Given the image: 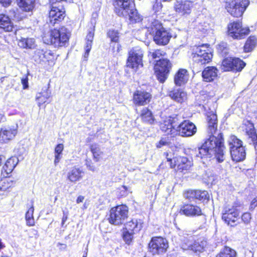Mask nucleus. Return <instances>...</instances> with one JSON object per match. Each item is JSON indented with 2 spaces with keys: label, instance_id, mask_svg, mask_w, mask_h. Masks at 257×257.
Masks as SVG:
<instances>
[{
  "label": "nucleus",
  "instance_id": "obj_17",
  "mask_svg": "<svg viewBox=\"0 0 257 257\" xmlns=\"http://www.w3.org/2000/svg\"><path fill=\"white\" fill-rule=\"evenodd\" d=\"M206 241H195L193 242L187 238H184L181 244V247L184 250H190L195 252H201L204 250L206 246Z\"/></svg>",
  "mask_w": 257,
  "mask_h": 257
},
{
  "label": "nucleus",
  "instance_id": "obj_6",
  "mask_svg": "<svg viewBox=\"0 0 257 257\" xmlns=\"http://www.w3.org/2000/svg\"><path fill=\"white\" fill-rule=\"evenodd\" d=\"M249 4L248 0H226L225 9L234 17L242 16Z\"/></svg>",
  "mask_w": 257,
  "mask_h": 257
},
{
  "label": "nucleus",
  "instance_id": "obj_44",
  "mask_svg": "<svg viewBox=\"0 0 257 257\" xmlns=\"http://www.w3.org/2000/svg\"><path fill=\"white\" fill-rule=\"evenodd\" d=\"M134 232L123 230V238L126 243L129 244L133 238Z\"/></svg>",
  "mask_w": 257,
  "mask_h": 257
},
{
  "label": "nucleus",
  "instance_id": "obj_29",
  "mask_svg": "<svg viewBox=\"0 0 257 257\" xmlns=\"http://www.w3.org/2000/svg\"><path fill=\"white\" fill-rule=\"evenodd\" d=\"M13 28V23L9 17L5 14H0V29L6 32H11Z\"/></svg>",
  "mask_w": 257,
  "mask_h": 257
},
{
  "label": "nucleus",
  "instance_id": "obj_59",
  "mask_svg": "<svg viewBox=\"0 0 257 257\" xmlns=\"http://www.w3.org/2000/svg\"><path fill=\"white\" fill-rule=\"evenodd\" d=\"M167 144V141L164 140H161L160 141L159 143L157 145V147L158 148H161L163 146H165Z\"/></svg>",
  "mask_w": 257,
  "mask_h": 257
},
{
  "label": "nucleus",
  "instance_id": "obj_38",
  "mask_svg": "<svg viewBox=\"0 0 257 257\" xmlns=\"http://www.w3.org/2000/svg\"><path fill=\"white\" fill-rule=\"evenodd\" d=\"M257 39L255 36L249 37L244 46V51L246 52L251 51L255 47Z\"/></svg>",
  "mask_w": 257,
  "mask_h": 257
},
{
  "label": "nucleus",
  "instance_id": "obj_32",
  "mask_svg": "<svg viewBox=\"0 0 257 257\" xmlns=\"http://www.w3.org/2000/svg\"><path fill=\"white\" fill-rule=\"evenodd\" d=\"M19 162L18 158L14 157L9 159L3 167L2 173H6L7 175L10 174L16 167Z\"/></svg>",
  "mask_w": 257,
  "mask_h": 257
},
{
  "label": "nucleus",
  "instance_id": "obj_33",
  "mask_svg": "<svg viewBox=\"0 0 257 257\" xmlns=\"http://www.w3.org/2000/svg\"><path fill=\"white\" fill-rule=\"evenodd\" d=\"M172 67V64L167 59H162L157 60L155 65V71H163L169 72Z\"/></svg>",
  "mask_w": 257,
  "mask_h": 257
},
{
  "label": "nucleus",
  "instance_id": "obj_25",
  "mask_svg": "<svg viewBox=\"0 0 257 257\" xmlns=\"http://www.w3.org/2000/svg\"><path fill=\"white\" fill-rule=\"evenodd\" d=\"M218 70L213 66L206 67L202 72V77L204 81L210 82L217 76Z\"/></svg>",
  "mask_w": 257,
  "mask_h": 257
},
{
  "label": "nucleus",
  "instance_id": "obj_21",
  "mask_svg": "<svg viewBox=\"0 0 257 257\" xmlns=\"http://www.w3.org/2000/svg\"><path fill=\"white\" fill-rule=\"evenodd\" d=\"M180 212L189 217L200 216L203 214L200 207L191 204L183 205L181 208Z\"/></svg>",
  "mask_w": 257,
  "mask_h": 257
},
{
  "label": "nucleus",
  "instance_id": "obj_8",
  "mask_svg": "<svg viewBox=\"0 0 257 257\" xmlns=\"http://www.w3.org/2000/svg\"><path fill=\"white\" fill-rule=\"evenodd\" d=\"M143 50L139 47H135L131 49L128 53V57L126 63L127 67L137 71L138 69L143 66Z\"/></svg>",
  "mask_w": 257,
  "mask_h": 257
},
{
  "label": "nucleus",
  "instance_id": "obj_16",
  "mask_svg": "<svg viewBox=\"0 0 257 257\" xmlns=\"http://www.w3.org/2000/svg\"><path fill=\"white\" fill-rule=\"evenodd\" d=\"M18 133V126L3 125L0 129V142L6 143L15 138Z\"/></svg>",
  "mask_w": 257,
  "mask_h": 257
},
{
  "label": "nucleus",
  "instance_id": "obj_47",
  "mask_svg": "<svg viewBox=\"0 0 257 257\" xmlns=\"http://www.w3.org/2000/svg\"><path fill=\"white\" fill-rule=\"evenodd\" d=\"M108 35L110 38L111 41L114 42H117L119 39V34L117 31L109 30L108 32Z\"/></svg>",
  "mask_w": 257,
  "mask_h": 257
},
{
  "label": "nucleus",
  "instance_id": "obj_5",
  "mask_svg": "<svg viewBox=\"0 0 257 257\" xmlns=\"http://www.w3.org/2000/svg\"><path fill=\"white\" fill-rule=\"evenodd\" d=\"M128 209L124 205H118L112 208L109 212V222L112 224H122L128 217Z\"/></svg>",
  "mask_w": 257,
  "mask_h": 257
},
{
  "label": "nucleus",
  "instance_id": "obj_13",
  "mask_svg": "<svg viewBox=\"0 0 257 257\" xmlns=\"http://www.w3.org/2000/svg\"><path fill=\"white\" fill-rule=\"evenodd\" d=\"M244 66L245 63L240 59L229 57L225 58L222 61L221 68L223 71H241Z\"/></svg>",
  "mask_w": 257,
  "mask_h": 257
},
{
  "label": "nucleus",
  "instance_id": "obj_48",
  "mask_svg": "<svg viewBox=\"0 0 257 257\" xmlns=\"http://www.w3.org/2000/svg\"><path fill=\"white\" fill-rule=\"evenodd\" d=\"M217 50L222 56L228 53V50L226 48V44L225 43H222L219 44L217 46Z\"/></svg>",
  "mask_w": 257,
  "mask_h": 257
},
{
  "label": "nucleus",
  "instance_id": "obj_2",
  "mask_svg": "<svg viewBox=\"0 0 257 257\" xmlns=\"http://www.w3.org/2000/svg\"><path fill=\"white\" fill-rule=\"evenodd\" d=\"M144 27L153 35L154 41L158 45H167L172 37L169 31L164 28L162 24L155 19L150 24L146 25Z\"/></svg>",
  "mask_w": 257,
  "mask_h": 257
},
{
  "label": "nucleus",
  "instance_id": "obj_20",
  "mask_svg": "<svg viewBox=\"0 0 257 257\" xmlns=\"http://www.w3.org/2000/svg\"><path fill=\"white\" fill-rule=\"evenodd\" d=\"M52 57L50 51H45L42 49H37L34 51L32 58L36 63L43 64L46 61L51 60Z\"/></svg>",
  "mask_w": 257,
  "mask_h": 257
},
{
  "label": "nucleus",
  "instance_id": "obj_27",
  "mask_svg": "<svg viewBox=\"0 0 257 257\" xmlns=\"http://www.w3.org/2000/svg\"><path fill=\"white\" fill-rule=\"evenodd\" d=\"M177 120H178V117L176 116L172 119H170L168 121H165L161 125L162 131L168 134H172V131L176 130Z\"/></svg>",
  "mask_w": 257,
  "mask_h": 257
},
{
  "label": "nucleus",
  "instance_id": "obj_46",
  "mask_svg": "<svg viewBox=\"0 0 257 257\" xmlns=\"http://www.w3.org/2000/svg\"><path fill=\"white\" fill-rule=\"evenodd\" d=\"M195 195H196V190H189L184 193V198L190 200H195Z\"/></svg>",
  "mask_w": 257,
  "mask_h": 257
},
{
  "label": "nucleus",
  "instance_id": "obj_49",
  "mask_svg": "<svg viewBox=\"0 0 257 257\" xmlns=\"http://www.w3.org/2000/svg\"><path fill=\"white\" fill-rule=\"evenodd\" d=\"M10 187L11 185L8 180H4L0 183V190L2 191H6Z\"/></svg>",
  "mask_w": 257,
  "mask_h": 257
},
{
  "label": "nucleus",
  "instance_id": "obj_24",
  "mask_svg": "<svg viewBox=\"0 0 257 257\" xmlns=\"http://www.w3.org/2000/svg\"><path fill=\"white\" fill-rule=\"evenodd\" d=\"M143 222L141 220L133 219L124 225L123 230L135 232L140 231L143 227Z\"/></svg>",
  "mask_w": 257,
  "mask_h": 257
},
{
  "label": "nucleus",
  "instance_id": "obj_35",
  "mask_svg": "<svg viewBox=\"0 0 257 257\" xmlns=\"http://www.w3.org/2000/svg\"><path fill=\"white\" fill-rule=\"evenodd\" d=\"M36 0H17L18 5L20 9L25 12L32 11L34 7Z\"/></svg>",
  "mask_w": 257,
  "mask_h": 257
},
{
  "label": "nucleus",
  "instance_id": "obj_9",
  "mask_svg": "<svg viewBox=\"0 0 257 257\" xmlns=\"http://www.w3.org/2000/svg\"><path fill=\"white\" fill-rule=\"evenodd\" d=\"M167 240L162 237H153L149 243V251L153 255H159L165 253L168 248Z\"/></svg>",
  "mask_w": 257,
  "mask_h": 257
},
{
  "label": "nucleus",
  "instance_id": "obj_63",
  "mask_svg": "<svg viewBox=\"0 0 257 257\" xmlns=\"http://www.w3.org/2000/svg\"><path fill=\"white\" fill-rule=\"evenodd\" d=\"M84 199V197L81 195L79 196L76 199V203H80L82 202Z\"/></svg>",
  "mask_w": 257,
  "mask_h": 257
},
{
  "label": "nucleus",
  "instance_id": "obj_61",
  "mask_svg": "<svg viewBox=\"0 0 257 257\" xmlns=\"http://www.w3.org/2000/svg\"><path fill=\"white\" fill-rule=\"evenodd\" d=\"M60 159V155H55L54 164L55 165H57V164L59 162Z\"/></svg>",
  "mask_w": 257,
  "mask_h": 257
},
{
  "label": "nucleus",
  "instance_id": "obj_55",
  "mask_svg": "<svg viewBox=\"0 0 257 257\" xmlns=\"http://www.w3.org/2000/svg\"><path fill=\"white\" fill-rule=\"evenodd\" d=\"M21 82L24 89H27L28 88V79L27 77L23 78L21 80Z\"/></svg>",
  "mask_w": 257,
  "mask_h": 257
},
{
  "label": "nucleus",
  "instance_id": "obj_57",
  "mask_svg": "<svg viewBox=\"0 0 257 257\" xmlns=\"http://www.w3.org/2000/svg\"><path fill=\"white\" fill-rule=\"evenodd\" d=\"M87 168L88 170L91 171H95L96 170V168L94 165H92L90 162H87L86 163Z\"/></svg>",
  "mask_w": 257,
  "mask_h": 257
},
{
  "label": "nucleus",
  "instance_id": "obj_37",
  "mask_svg": "<svg viewBox=\"0 0 257 257\" xmlns=\"http://www.w3.org/2000/svg\"><path fill=\"white\" fill-rule=\"evenodd\" d=\"M90 149L93 154L94 160L95 162H98L103 155V152L99 145L96 144H92L90 146Z\"/></svg>",
  "mask_w": 257,
  "mask_h": 257
},
{
  "label": "nucleus",
  "instance_id": "obj_64",
  "mask_svg": "<svg viewBox=\"0 0 257 257\" xmlns=\"http://www.w3.org/2000/svg\"><path fill=\"white\" fill-rule=\"evenodd\" d=\"M6 119L5 115L3 113H0V122H4Z\"/></svg>",
  "mask_w": 257,
  "mask_h": 257
},
{
  "label": "nucleus",
  "instance_id": "obj_40",
  "mask_svg": "<svg viewBox=\"0 0 257 257\" xmlns=\"http://www.w3.org/2000/svg\"><path fill=\"white\" fill-rule=\"evenodd\" d=\"M166 53L161 50V49H156V50H152V51L149 52L148 54V56L150 58H152L153 60H155V61L157 62V59L159 60L162 59L161 57L165 56Z\"/></svg>",
  "mask_w": 257,
  "mask_h": 257
},
{
  "label": "nucleus",
  "instance_id": "obj_15",
  "mask_svg": "<svg viewBox=\"0 0 257 257\" xmlns=\"http://www.w3.org/2000/svg\"><path fill=\"white\" fill-rule=\"evenodd\" d=\"M193 7V3L187 0H177L174 4V10L179 16L189 15Z\"/></svg>",
  "mask_w": 257,
  "mask_h": 257
},
{
  "label": "nucleus",
  "instance_id": "obj_28",
  "mask_svg": "<svg viewBox=\"0 0 257 257\" xmlns=\"http://www.w3.org/2000/svg\"><path fill=\"white\" fill-rule=\"evenodd\" d=\"M244 124L246 125V133L247 134L250 143L253 145L257 143V135L254 131L253 124L249 121H245Z\"/></svg>",
  "mask_w": 257,
  "mask_h": 257
},
{
  "label": "nucleus",
  "instance_id": "obj_39",
  "mask_svg": "<svg viewBox=\"0 0 257 257\" xmlns=\"http://www.w3.org/2000/svg\"><path fill=\"white\" fill-rule=\"evenodd\" d=\"M216 257H236V252L229 247L225 246Z\"/></svg>",
  "mask_w": 257,
  "mask_h": 257
},
{
  "label": "nucleus",
  "instance_id": "obj_4",
  "mask_svg": "<svg viewBox=\"0 0 257 257\" xmlns=\"http://www.w3.org/2000/svg\"><path fill=\"white\" fill-rule=\"evenodd\" d=\"M231 158L236 162L243 161L245 158V151L242 142L235 136H231L228 140Z\"/></svg>",
  "mask_w": 257,
  "mask_h": 257
},
{
  "label": "nucleus",
  "instance_id": "obj_54",
  "mask_svg": "<svg viewBox=\"0 0 257 257\" xmlns=\"http://www.w3.org/2000/svg\"><path fill=\"white\" fill-rule=\"evenodd\" d=\"M94 36V29L90 31L86 36V41L92 42Z\"/></svg>",
  "mask_w": 257,
  "mask_h": 257
},
{
  "label": "nucleus",
  "instance_id": "obj_60",
  "mask_svg": "<svg viewBox=\"0 0 257 257\" xmlns=\"http://www.w3.org/2000/svg\"><path fill=\"white\" fill-rule=\"evenodd\" d=\"M92 43V42H87L86 41L85 50H86L87 52H90V51L91 49Z\"/></svg>",
  "mask_w": 257,
  "mask_h": 257
},
{
  "label": "nucleus",
  "instance_id": "obj_51",
  "mask_svg": "<svg viewBox=\"0 0 257 257\" xmlns=\"http://www.w3.org/2000/svg\"><path fill=\"white\" fill-rule=\"evenodd\" d=\"M162 8V4L161 2L156 1L153 6V9L155 13L159 12Z\"/></svg>",
  "mask_w": 257,
  "mask_h": 257
},
{
  "label": "nucleus",
  "instance_id": "obj_14",
  "mask_svg": "<svg viewBox=\"0 0 257 257\" xmlns=\"http://www.w3.org/2000/svg\"><path fill=\"white\" fill-rule=\"evenodd\" d=\"M176 131L182 137H191L193 136L197 131L196 126L189 120H184L179 125L176 124Z\"/></svg>",
  "mask_w": 257,
  "mask_h": 257
},
{
  "label": "nucleus",
  "instance_id": "obj_30",
  "mask_svg": "<svg viewBox=\"0 0 257 257\" xmlns=\"http://www.w3.org/2000/svg\"><path fill=\"white\" fill-rule=\"evenodd\" d=\"M188 80V74L186 69H181L175 76L174 81L178 86H181L185 84Z\"/></svg>",
  "mask_w": 257,
  "mask_h": 257
},
{
  "label": "nucleus",
  "instance_id": "obj_45",
  "mask_svg": "<svg viewBox=\"0 0 257 257\" xmlns=\"http://www.w3.org/2000/svg\"><path fill=\"white\" fill-rule=\"evenodd\" d=\"M158 79L161 83L165 81L167 78L168 74L169 72H165L163 71H156Z\"/></svg>",
  "mask_w": 257,
  "mask_h": 257
},
{
  "label": "nucleus",
  "instance_id": "obj_56",
  "mask_svg": "<svg viewBox=\"0 0 257 257\" xmlns=\"http://www.w3.org/2000/svg\"><path fill=\"white\" fill-rule=\"evenodd\" d=\"M65 1L66 0H50V3L51 5H62V3Z\"/></svg>",
  "mask_w": 257,
  "mask_h": 257
},
{
  "label": "nucleus",
  "instance_id": "obj_1",
  "mask_svg": "<svg viewBox=\"0 0 257 257\" xmlns=\"http://www.w3.org/2000/svg\"><path fill=\"white\" fill-rule=\"evenodd\" d=\"M207 133L209 135L202 146L198 148V153L196 154L197 157L203 158L204 157L210 158L214 155L218 162H222L224 160V140L222 134L220 133L217 137L214 135L217 131V118L216 113L212 111L207 113Z\"/></svg>",
  "mask_w": 257,
  "mask_h": 257
},
{
  "label": "nucleus",
  "instance_id": "obj_52",
  "mask_svg": "<svg viewBox=\"0 0 257 257\" xmlns=\"http://www.w3.org/2000/svg\"><path fill=\"white\" fill-rule=\"evenodd\" d=\"M208 28H209L208 24L206 23H204L203 25L200 24L198 26V30L199 31H200L201 32H202L203 33H205L208 30Z\"/></svg>",
  "mask_w": 257,
  "mask_h": 257
},
{
  "label": "nucleus",
  "instance_id": "obj_53",
  "mask_svg": "<svg viewBox=\"0 0 257 257\" xmlns=\"http://www.w3.org/2000/svg\"><path fill=\"white\" fill-rule=\"evenodd\" d=\"M63 145L60 144L57 145L55 149V154L56 155H61L63 150Z\"/></svg>",
  "mask_w": 257,
  "mask_h": 257
},
{
  "label": "nucleus",
  "instance_id": "obj_31",
  "mask_svg": "<svg viewBox=\"0 0 257 257\" xmlns=\"http://www.w3.org/2000/svg\"><path fill=\"white\" fill-rule=\"evenodd\" d=\"M177 162L178 170L181 172L189 170L193 165L192 161L184 157H179L178 158Z\"/></svg>",
  "mask_w": 257,
  "mask_h": 257
},
{
  "label": "nucleus",
  "instance_id": "obj_62",
  "mask_svg": "<svg viewBox=\"0 0 257 257\" xmlns=\"http://www.w3.org/2000/svg\"><path fill=\"white\" fill-rule=\"evenodd\" d=\"M251 206V207H255L257 206V196L252 200Z\"/></svg>",
  "mask_w": 257,
  "mask_h": 257
},
{
  "label": "nucleus",
  "instance_id": "obj_43",
  "mask_svg": "<svg viewBox=\"0 0 257 257\" xmlns=\"http://www.w3.org/2000/svg\"><path fill=\"white\" fill-rule=\"evenodd\" d=\"M196 195L195 199L200 201L208 200L209 198V195L206 191L196 190Z\"/></svg>",
  "mask_w": 257,
  "mask_h": 257
},
{
  "label": "nucleus",
  "instance_id": "obj_19",
  "mask_svg": "<svg viewBox=\"0 0 257 257\" xmlns=\"http://www.w3.org/2000/svg\"><path fill=\"white\" fill-rule=\"evenodd\" d=\"M151 99L152 95L145 91L137 90L134 93V103L138 106H143L148 104Z\"/></svg>",
  "mask_w": 257,
  "mask_h": 257
},
{
  "label": "nucleus",
  "instance_id": "obj_42",
  "mask_svg": "<svg viewBox=\"0 0 257 257\" xmlns=\"http://www.w3.org/2000/svg\"><path fill=\"white\" fill-rule=\"evenodd\" d=\"M19 45L24 48H32L35 45V40L32 38H23Z\"/></svg>",
  "mask_w": 257,
  "mask_h": 257
},
{
  "label": "nucleus",
  "instance_id": "obj_3",
  "mask_svg": "<svg viewBox=\"0 0 257 257\" xmlns=\"http://www.w3.org/2000/svg\"><path fill=\"white\" fill-rule=\"evenodd\" d=\"M70 33L68 29L62 27L59 29H54L43 37L44 42L47 44H52L55 47L65 46L69 39Z\"/></svg>",
  "mask_w": 257,
  "mask_h": 257
},
{
  "label": "nucleus",
  "instance_id": "obj_12",
  "mask_svg": "<svg viewBox=\"0 0 257 257\" xmlns=\"http://www.w3.org/2000/svg\"><path fill=\"white\" fill-rule=\"evenodd\" d=\"M113 5L115 13L119 17L127 16L135 6L133 0H115Z\"/></svg>",
  "mask_w": 257,
  "mask_h": 257
},
{
  "label": "nucleus",
  "instance_id": "obj_58",
  "mask_svg": "<svg viewBox=\"0 0 257 257\" xmlns=\"http://www.w3.org/2000/svg\"><path fill=\"white\" fill-rule=\"evenodd\" d=\"M12 0H0V3L5 7H7L11 5Z\"/></svg>",
  "mask_w": 257,
  "mask_h": 257
},
{
  "label": "nucleus",
  "instance_id": "obj_10",
  "mask_svg": "<svg viewBox=\"0 0 257 257\" xmlns=\"http://www.w3.org/2000/svg\"><path fill=\"white\" fill-rule=\"evenodd\" d=\"M239 212L236 206L228 205L222 211V218L228 225L234 226L238 223Z\"/></svg>",
  "mask_w": 257,
  "mask_h": 257
},
{
  "label": "nucleus",
  "instance_id": "obj_18",
  "mask_svg": "<svg viewBox=\"0 0 257 257\" xmlns=\"http://www.w3.org/2000/svg\"><path fill=\"white\" fill-rule=\"evenodd\" d=\"M65 9L63 5H51L49 12V22L54 25L61 21L65 17Z\"/></svg>",
  "mask_w": 257,
  "mask_h": 257
},
{
  "label": "nucleus",
  "instance_id": "obj_36",
  "mask_svg": "<svg viewBox=\"0 0 257 257\" xmlns=\"http://www.w3.org/2000/svg\"><path fill=\"white\" fill-rule=\"evenodd\" d=\"M140 116L142 120L144 122L152 124L154 121L152 113L148 108H143L141 110Z\"/></svg>",
  "mask_w": 257,
  "mask_h": 257
},
{
  "label": "nucleus",
  "instance_id": "obj_50",
  "mask_svg": "<svg viewBox=\"0 0 257 257\" xmlns=\"http://www.w3.org/2000/svg\"><path fill=\"white\" fill-rule=\"evenodd\" d=\"M250 219L251 215L248 212L243 213L241 216V219L245 223H248L249 222Z\"/></svg>",
  "mask_w": 257,
  "mask_h": 257
},
{
  "label": "nucleus",
  "instance_id": "obj_41",
  "mask_svg": "<svg viewBox=\"0 0 257 257\" xmlns=\"http://www.w3.org/2000/svg\"><path fill=\"white\" fill-rule=\"evenodd\" d=\"M34 208L32 205L27 211L26 213L25 218L27 222V225L29 226H34L35 221L33 217Z\"/></svg>",
  "mask_w": 257,
  "mask_h": 257
},
{
  "label": "nucleus",
  "instance_id": "obj_22",
  "mask_svg": "<svg viewBox=\"0 0 257 257\" xmlns=\"http://www.w3.org/2000/svg\"><path fill=\"white\" fill-rule=\"evenodd\" d=\"M133 10H130L128 12V15L126 16H124L125 18H128L130 22L131 23L135 24L139 23L141 21H143V23H146L148 22L147 25H148L151 23V21L154 20L153 17L145 18L144 19H142V17L138 14L136 9L135 8V6L134 7Z\"/></svg>",
  "mask_w": 257,
  "mask_h": 257
},
{
  "label": "nucleus",
  "instance_id": "obj_11",
  "mask_svg": "<svg viewBox=\"0 0 257 257\" xmlns=\"http://www.w3.org/2000/svg\"><path fill=\"white\" fill-rule=\"evenodd\" d=\"M228 35L234 39H241L249 32L248 28H242L239 21L234 22L228 26Z\"/></svg>",
  "mask_w": 257,
  "mask_h": 257
},
{
  "label": "nucleus",
  "instance_id": "obj_7",
  "mask_svg": "<svg viewBox=\"0 0 257 257\" xmlns=\"http://www.w3.org/2000/svg\"><path fill=\"white\" fill-rule=\"evenodd\" d=\"M206 45L196 47L192 53L193 62L198 65H203L209 63L212 57V54L209 52Z\"/></svg>",
  "mask_w": 257,
  "mask_h": 257
},
{
  "label": "nucleus",
  "instance_id": "obj_23",
  "mask_svg": "<svg viewBox=\"0 0 257 257\" xmlns=\"http://www.w3.org/2000/svg\"><path fill=\"white\" fill-rule=\"evenodd\" d=\"M83 175L82 170L74 167L70 169L67 173V178L71 183H75L82 179Z\"/></svg>",
  "mask_w": 257,
  "mask_h": 257
},
{
  "label": "nucleus",
  "instance_id": "obj_34",
  "mask_svg": "<svg viewBox=\"0 0 257 257\" xmlns=\"http://www.w3.org/2000/svg\"><path fill=\"white\" fill-rule=\"evenodd\" d=\"M169 96L173 100L178 102H182L186 99V93L180 89H174L169 92Z\"/></svg>",
  "mask_w": 257,
  "mask_h": 257
},
{
  "label": "nucleus",
  "instance_id": "obj_26",
  "mask_svg": "<svg viewBox=\"0 0 257 257\" xmlns=\"http://www.w3.org/2000/svg\"><path fill=\"white\" fill-rule=\"evenodd\" d=\"M51 91L49 90L48 87H44L41 92L36 94V100L39 106L47 102V100L50 97Z\"/></svg>",
  "mask_w": 257,
  "mask_h": 257
}]
</instances>
